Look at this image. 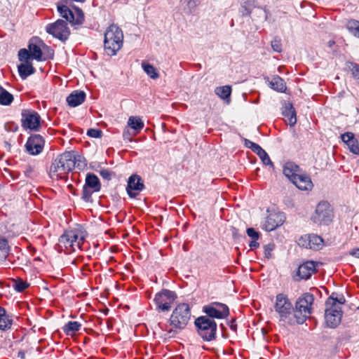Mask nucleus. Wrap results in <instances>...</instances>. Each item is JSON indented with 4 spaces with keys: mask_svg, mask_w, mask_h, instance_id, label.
Listing matches in <instances>:
<instances>
[{
    "mask_svg": "<svg viewBox=\"0 0 359 359\" xmlns=\"http://www.w3.org/2000/svg\"><path fill=\"white\" fill-rule=\"evenodd\" d=\"M81 324L77 321H69L63 327V332L69 336H73L76 332L79 331Z\"/></svg>",
    "mask_w": 359,
    "mask_h": 359,
    "instance_id": "obj_32",
    "label": "nucleus"
},
{
    "mask_svg": "<svg viewBox=\"0 0 359 359\" xmlns=\"http://www.w3.org/2000/svg\"><path fill=\"white\" fill-rule=\"evenodd\" d=\"M352 34L355 36H358L359 37V26L357 29H355L353 32Z\"/></svg>",
    "mask_w": 359,
    "mask_h": 359,
    "instance_id": "obj_52",
    "label": "nucleus"
},
{
    "mask_svg": "<svg viewBox=\"0 0 359 359\" xmlns=\"http://www.w3.org/2000/svg\"><path fill=\"white\" fill-rule=\"evenodd\" d=\"M353 76L355 78H358L359 76V65L357 64H352V68H351Z\"/></svg>",
    "mask_w": 359,
    "mask_h": 359,
    "instance_id": "obj_47",
    "label": "nucleus"
},
{
    "mask_svg": "<svg viewBox=\"0 0 359 359\" xmlns=\"http://www.w3.org/2000/svg\"><path fill=\"white\" fill-rule=\"evenodd\" d=\"M332 213L329 203L327 202L318 203L313 216V222L319 224H327L332 221Z\"/></svg>",
    "mask_w": 359,
    "mask_h": 359,
    "instance_id": "obj_15",
    "label": "nucleus"
},
{
    "mask_svg": "<svg viewBox=\"0 0 359 359\" xmlns=\"http://www.w3.org/2000/svg\"><path fill=\"white\" fill-rule=\"evenodd\" d=\"M292 182L302 191H311L313 187L311 177L305 173L299 174Z\"/></svg>",
    "mask_w": 359,
    "mask_h": 359,
    "instance_id": "obj_21",
    "label": "nucleus"
},
{
    "mask_svg": "<svg viewBox=\"0 0 359 359\" xmlns=\"http://www.w3.org/2000/svg\"><path fill=\"white\" fill-rule=\"evenodd\" d=\"M123 34L121 28L116 25H111L105 31L104 47L109 55H114L121 48Z\"/></svg>",
    "mask_w": 359,
    "mask_h": 359,
    "instance_id": "obj_4",
    "label": "nucleus"
},
{
    "mask_svg": "<svg viewBox=\"0 0 359 359\" xmlns=\"http://www.w3.org/2000/svg\"><path fill=\"white\" fill-rule=\"evenodd\" d=\"M258 240L252 239L251 242L249 244V246L251 249H256L259 246V243L257 242Z\"/></svg>",
    "mask_w": 359,
    "mask_h": 359,
    "instance_id": "obj_48",
    "label": "nucleus"
},
{
    "mask_svg": "<svg viewBox=\"0 0 359 359\" xmlns=\"http://www.w3.org/2000/svg\"><path fill=\"white\" fill-rule=\"evenodd\" d=\"M299 245L302 247L314 250H320L324 245L323 239L316 234H306L299 239Z\"/></svg>",
    "mask_w": 359,
    "mask_h": 359,
    "instance_id": "obj_16",
    "label": "nucleus"
},
{
    "mask_svg": "<svg viewBox=\"0 0 359 359\" xmlns=\"http://www.w3.org/2000/svg\"><path fill=\"white\" fill-rule=\"evenodd\" d=\"M319 262L314 261H306L299 265L297 275L302 279H309L313 274L317 272Z\"/></svg>",
    "mask_w": 359,
    "mask_h": 359,
    "instance_id": "obj_18",
    "label": "nucleus"
},
{
    "mask_svg": "<svg viewBox=\"0 0 359 359\" xmlns=\"http://www.w3.org/2000/svg\"><path fill=\"white\" fill-rule=\"evenodd\" d=\"M13 325V318L9 316L6 309L0 306V330L6 331L11 328Z\"/></svg>",
    "mask_w": 359,
    "mask_h": 359,
    "instance_id": "obj_27",
    "label": "nucleus"
},
{
    "mask_svg": "<svg viewBox=\"0 0 359 359\" xmlns=\"http://www.w3.org/2000/svg\"><path fill=\"white\" fill-rule=\"evenodd\" d=\"M76 18H74V22L73 24L79 25L81 24L84 20V15L81 9L76 8Z\"/></svg>",
    "mask_w": 359,
    "mask_h": 359,
    "instance_id": "obj_42",
    "label": "nucleus"
},
{
    "mask_svg": "<svg viewBox=\"0 0 359 359\" xmlns=\"http://www.w3.org/2000/svg\"><path fill=\"white\" fill-rule=\"evenodd\" d=\"M283 116H284L285 122L292 126L297 122L296 111L292 104H287L284 107L283 110Z\"/></svg>",
    "mask_w": 359,
    "mask_h": 359,
    "instance_id": "obj_26",
    "label": "nucleus"
},
{
    "mask_svg": "<svg viewBox=\"0 0 359 359\" xmlns=\"http://www.w3.org/2000/svg\"><path fill=\"white\" fill-rule=\"evenodd\" d=\"M335 43V41L334 40H330L328 41V46L329 47H332Z\"/></svg>",
    "mask_w": 359,
    "mask_h": 359,
    "instance_id": "obj_54",
    "label": "nucleus"
},
{
    "mask_svg": "<svg viewBox=\"0 0 359 359\" xmlns=\"http://www.w3.org/2000/svg\"><path fill=\"white\" fill-rule=\"evenodd\" d=\"M275 311L278 314L280 320L288 325L294 323L293 319V307L288 298L283 294H278L276 297Z\"/></svg>",
    "mask_w": 359,
    "mask_h": 359,
    "instance_id": "obj_7",
    "label": "nucleus"
},
{
    "mask_svg": "<svg viewBox=\"0 0 359 359\" xmlns=\"http://www.w3.org/2000/svg\"><path fill=\"white\" fill-rule=\"evenodd\" d=\"M350 255L359 259V248H353L349 252Z\"/></svg>",
    "mask_w": 359,
    "mask_h": 359,
    "instance_id": "obj_49",
    "label": "nucleus"
},
{
    "mask_svg": "<svg viewBox=\"0 0 359 359\" xmlns=\"http://www.w3.org/2000/svg\"><path fill=\"white\" fill-rule=\"evenodd\" d=\"M87 135L92 137H100L102 136V131L99 129H89L87 132Z\"/></svg>",
    "mask_w": 359,
    "mask_h": 359,
    "instance_id": "obj_44",
    "label": "nucleus"
},
{
    "mask_svg": "<svg viewBox=\"0 0 359 359\" xmlns=\"http://www.w3.org/2000/svg\"><path fill=\"white\" fill-rule=\"evenodd\" d=\"M9 246L6 238H0V263L4 262L8 255Z\"/></svg>",
    "mask_w": 359,
    "mask_h": 359,
    "instance_id": "obj_35",
    "label": "nucleus"
},
{
    "mask_svg": "<svg viewBox=\"0 0 359 359\" xmlns=\"http://www.w3.org/2000/svg\"><path fill=\"white\" fill-rule=\"evenodd\" d=\"M68 1L69 0H61L57 6V11L62 18H65L69 22L73 23L74 22V15L67 6Z\"/></svg>",
    "mask_w": 359,
    "mask_h": 359,
    "instance_id": "obj_24",
    "label": "nucleus"
},
{
    "mask_svg": "<svg viewBox=\"0 0 359 359\" xmlns=\"http://www.w3.org/2000/svg\"><path fill=\"white\" fill-rule=\"evenodd\" d=\"M269 86L273 90L278 92H285L286 84L284 80L279 76H273L269 82Z\"/></svg>",
    "mask_w": 359,
    "mask_h": 359,
    "instance_id": "obj_31",
    "label": "nucleus"
},
{
    "mask_svg": "<svg viewBox=\"0 0 359 359\" xmlns=\"http://www.w3.org/2000/svg\"><path fill=\"white\" fill-rule=\"evenodd\" d=\"M13 283V287L18 292H23L29 286V284L27 283L26 281H24L21 278L14 279L12 281Z\"/></svg>",
    "mask_w": 359,
    "mask_h": 359,
    "instance_id": "obj_37",
    "label": "nucleus"
},
{
    "mask_svg": "<svg viewBox=\"0 0 359 359\" xmlns=\"http://www.w3.org/2000/svg\"><path fill=\"white\" fill-rule=\"evenodd\" d=\"M284 222V216L281 213L271 212L265 219L263 229L267 231L276 229Z\"/></svg>",
    "mask_w": 359,
    "mask_h": 359,
    "instance_id": "obj_19",
    "label": "nucleus"
},
{
    "mask_svg": "<svg viewBox=\"0 0 359 359\" xmlns=\"http://www.w3.org/2000/svg\"><path fill=\"white\" fill-rule=\"evenodd\" d=\"M42 121L39 114L32 109H24L21 112V126L25 130L39 131L41 128Z\"/></svg>",
    "mask_w": 359,
    "mask_h": 359,
    "instance_id": "obj_9",
    "label": "nucleus"
},
{
    "mask_svg": "<svg viewBox=\"0 0 359 359\" xmlns=\"http://www.w3.org/2000/svg\"><path fill=\"white\" fill-rule=\"evenodd\" d=\"M44 146L43 137L39 134H32L28 137L25 148L29 155L36 156L43 151Z\"/></svg>",
    "mask_w": 359,
    "mask_h": 359,
    "instance_id": "obj_14",
    "label": "nucleus"
},
{
    "mask_svg": "<svg viewBox=\"0 0 359 359\" xmlns=\"http://www.w3.org/2000/svg\"><path fill=\"white\" fill-rule=\"evenodd\" d=\"M358 79H359V76H358Z\"/></svg>",
    "mask_w": 359,
    "mask_h": 359,
    "instance_id": "obj_56",
    "label": "nucleus"
},
{
    "mask_svg": "<svg viewBox=\"0 0 359 359\" xmlns=\"http://www.w3.org/2000/svg\"><path fill=\"white\" fill-rule=\"evenodd\" d=\"M13 100V95L0 86V104L3 105H9Z\"/></svg>",
    "mask_w": 359,
    "mask_h": 359,
    "instance_id": "obj_34",
    "label": "nucleus"
},
{
    "mask_svg": "<svg viewBox=\"0 0 359 359\" xmlns=\"http://www.w3.org/2000/svg\"><path fill=\"white\" fill-rule=\"evenodd\" d=\"M337 299L331 297L327 302L325 310V321L328 327L334 328L339 325L342 316L341 306L337 304Z\"/></svg>",
    "mask_w": 359,
    "mask_h": 359,
    "instance_id": "obj_10",
    "label": "nucleus"
},
{
    "mask_svg": "<svg viewBox=\"0 0 359 359\" xmlns=\"http://www.w3.org/2000/svg\"><path fill=\"white\" fill-rule=\"evenodd\" d=\"M18 72L21 79H25L35 72V68L30 62H24L18 65Z\"/></svg>",
    "mask_w": 359,
    "mask_h": 359,
    "instance_id": "obj_29",
    "label": "nucleus"
},
{
    "mask_svg": "<svg viewBox=\"0 0 359 359\" xmlns=\"http://www.w3.org/2000/svg\"><path fill=\"white\" fill-rule=\"evenodd\" d=\"M358 309L359 310V306L358 307Z\"/></svg>",
    "mask_w": 359,
    "mask_h": 359,
    "instance_id": "obj_55",
    "label": "nucleus"
},
{
    "mask_svg": "<svg viewBox=\"0 0 359 359\" xmlns=\"http://www.w3.org/2000/svg\"><path fill=\"white\" fill-rule=\"evenodd\" d=\"M25 351L23 350H20L18 353V357L20 359H25Z\"/></svg>",
    "mask_w": 359,
    "mask_h": 359,
    "instance_id": "obj_51",
    "label": "nucleus"
},
{
    "mask_svg": "<svg viewBox=\"0 0 359 359\" xmlns=\"http://www.w3.org/2000/svg\"><path fill=\"white\" fill-rule=\"evenodd\" d=\"M341 138L342 141L347 144L352 153L359 155V142L355 138V135L353 133H345L341 135Z\"/></svg>",
    "mask_w": 359,
    "mask_h": 359,
    "instance_id": "obj_22",
    "label": "nucleus"
},
{
    "mask_svg": "<svg viewBox=\"0 0 359 359\" xmlns=\"http://www.w3.org/2000/svg\"><path fill=\"white\" fill-rule=\"evenodd\" d=\"M195 325L199 335L205 341H211L215 338L217 324L208 316H201L196 319Z\"/></svg>",
    "mask_w": 359,
    "mask_h": 359,
    "instance_id": "obj_8",
    "label": "nucleus"
},
{
    "mask_svg": "<svg viewBox=\"0 0 359 359\" xmlns=\"http://www.w3.org/2000/svg\"><path fill=\"white\" fill-rule=\"evenodd\" d=\"M136 135H135V131L130 132V128H128L126 126L123 130V136L125 140H127L130 142L133 140V137H135Z\"/></svg>",
    "mask_w": 359,
    "mask_h": 359,
    "instance_id": "obj_41",
    "label": "nucleus"
},
{
    "mask_svg": "<svg viewBox=\"0 0 359 359\" xmlns=\"http://www.w3.org/2000/svg\"><path fill=\"white\" fill-rule=\"evenodd\" d=\"M300 168L293 162H287L283 167V174L291 182L294 181L300 173Z\"/></svg>",
    "mask_w": 359,
    "mask_h": 359,
    "instance_id": "obj_23",
    "label": "nucleus"
},
{
    "mask_svg": "<svg viewBox=\"0 0 359 359\" xmlns=\"http://www.w3.org/2000/svg\"><path fill=\"white\" fill-rule=\"evenodd\" d=\"M359 26V21L356 20H350L347 22L346 27L350 32H353Z\"/></svg>",
    "mask_w": 359,
    "mask_h": 359,
    "instance_id": "obj_43",
    "label": "nucleus"
},
{
    "mask_svg": "<svg viewBox=\"0 0 359 359\" xmlns=\"http://www.w3.org/2000/svg\"><path fill=\"white\" fill-rule=\"evenodd\" d=\"M96 192L95 191H93L91 188L87 187L84 184L82 190V198L85 201H89L91 198L93 193Z\"/></svg>",
    "mask_w": 359,
    "mask_h": 359,
    "instance_id": "obj_39",
    "label": "nucleus"
},
{
    "mask_svg": "<svg viewBox=\"0 0 359 359\" xmlns=\"http://www.w3.org/2000/svg\"><path fill=\"white\" fill-rule=\"evenodd\" d=\"M313 302V295L310 293L304 294L297 301L293 316L297 324H302L310 316Z\"/></svg>",
    "mask_w": 359,
    "mask_h": 359,
    "instance_id": "obj_6",
    "label": "nucleus"
},
{
    "mask_svg": "<svg viewBox=\"0 0 359 359\" xmlns=\"http://www.w3.org/2000/svg\"><path fill=\"white\" fill-rule=\"evenodd\" d=\"M85 185L91 188L93 191H99L101 189V184L98 177L93 173H88L86 177Z\"/></svg>",
    "mask_w": 359,
    "mask_h": 359,
    "instance_id": "obj_30",
    "label": "nucleus"
},
{
    "mask_svg": "<svg viewBox=\"0 0 359 359\" xmlns=\"http://www.w3.org/2000/svg\"><path fill=\"white\" fill-rule=\"evenodd\" d=\"M245 146L251 149L252 151L261 158L264 165H270L273 166V163L271 162L269 155L259 144L250 140H246Z\"/></svg>",
    "mask_w": 359,
    "mask_h": 359,
    "instance_id": "obj_20",
    "label": "nucleus"
},
{
    "mask_svg": "<svg viewBox=\"0 0 359 359\" xmlns=\"http://www.w3.org/2000/svg\"><path fill=\"white\" fill-rule=\"evenodd\" d=\"M215 93L223 100L228 99L231 93V87L230 86L217 87L215 89Z\"/></svg>",
    "mask_w": 359,
    "mask_h": 359,
    "instance_id": "obj_36",
    "label": "nucleus"
},
{
    "mask_svg": "<svg viewBox=\"0 0 359 359\" xmlns=\"http://www.w3.org/2000/svg\"><path fill=\"white\" fill-rule=\"evenodd\" d=\"M142 67L147 74L151 79H156L159 77V74L157 72L156 69L153 65L147 62H142Z\"/></svg>",
    "mask_w": 359,
    "mask_h": 359,
    "instance_id": "obj_33",
    "label": "nucleus"
},
{
    "mask_svg": "<svg viewBox=\"0 0 359 359\" xmlns=\"http://www.w3.org/2000/svg\"><path fill=\"white\" fill-rule=\"evenodd\" d=\"M191 319V307L187 303L178 304L172 312L168 325L164 330L169 337H175L179 332L184 330Z\"/></svg>",
    "mask_w": 359,
    "mask_h": 359,
    "instance_id": "obj_2",
    "label": "nucleus"
},
{
    "mask_svg": "<svg viewBox=\"0 0 359 359\" xmlns=\"http://www.w3.org/2000/svg\"><path fill=\"white\" fill-rule=\"evenodd\" d=\"M264 248L265 257L267 259H271L272 257V252L275 248V245L273 243H269L266 245Z\"/></svg>",
    "mask_w": 359,
    "mask_h": 359,
    "instance_id": "obj_40",
    "label": "nucleus"
},
{
    "mask_svg": "<svg viewBox=\"0 0 359 359\" xmlns=\"http://www.w3.org/2000/svg\"><path fill=\"white\" fill-rule=\"evenodd\" d=\"M28 49L30 50L32 59L37 61L51 60L54 56L53 49L47 46L39 37H33L29 40Z\"/></svg>",
    "mask_w": 359,
    "mask_h": 359,
    "instance_id": "obj_5",
    "label": "nucleus"
},
{
    "mask_svg": "<svg viewBox=\"0 0 359 359\" xmlns=\"http://www.w3.org/2000/svg\"><path fill=\"white\" fill-rule=\"evenodd\" d=\"M247 234L252 239L258 240L259 238V233L255 230L253 228H248L247 229Z\"/></svg>",
    "mask_w": 359,
    "mask_h": 359,
    "instance_id": "obj_45",
    "label": "nucleus"
},
{
    "mask_svg": "<svg viewBox=\"0 0 359 359\" xmlns=\"http://www.w3.org/2000/svg\"><path fill=\"white\" fill-rule=\"evenodd\" d=\"M203 311L209 318L223 319L229 315L228 306L217 302H213L204 306Z\"/></svg>",
    "mask_w": 359,
    "mask_h": 359,
    "instance_id": "obj_13",
    "label": "nucleus"
},
{
    "mask_svg": "<svg viewBox=\"0 0 359 359\" xmlns=\"http://www.w3.org/2000/svg\"><path fill=\"white\" fill-rule=\"evenodd\" d=\"M177 299L175 292L169 290H163L158 292L154 297V303L158 311H169Z\"/></svg>",
    "mask_w": 359,
    "mask_h": 359,
    "instance_id": "obj_11",
    "label": "nucleus"
},
{
    "mask_svg": "<svg viewBox=\"0 0 359 359\" xmlns=\"http://www.w3.org/2000/svg\"><path fill=\"white\" fill-rule=\"evenodd\" d=\"M18 57L20 61L25 62H29V60L32 59L30 50L26 48H22L18 52Z\"/></svg>",
    "mask_w": 359,
    "mask_h": 359,
    "instance_id": "obj_38",
    "label": "nucleus"
},
{
    "mask_svg": "<svg viewBox=\"0 0 359 359\" xmlns=\"http://www.w3.org/2000/svg\"><path fill=\"white\" fill-rule=\"evenodd\" d=\"M85 99L83 91L74 90L67 97V102L70 107H75L82 104Z\"/></svg>",
    "mask_w": 359,
    "mask_h": 359,
    "instance_id": "obj_25",
    "label": "nucleus"
},
{
    "mask_svg": "<svg viewBox=\"0 0 359 359\" xmlns=\"http://www.w3.org/2000/svg\"><path fill=\"white\" fill-rule=\"evenodd\" d=\"M75 165V156L72 152L68 151L58 156L52 162L49 175L53 180H64Z\"/></svg>",
    "mask_w": 359,
    "mask_h": 359,
    "instance_id": "obj_3",
    "label": "nucleus"
},
{
    "mask_svg": "<svg viewBox=\"0 0 359 359\" xmlns=\"http://www.w3.org/2000/svg\"><path fill=\"white\" fill-rule=\"evenodd\" d=\"M127 126L135 131V135H137L143 129L144 123L139 116H130L127 123Z\"/></svg>",
    "mask_w": 359,
    "mask_h": 359,
    "instance_id": "obj_28",
    "label": "nucleus"
},
{
    "mask_svg": "<svg viewBox=\"0 0 359 359\" xmlns=\"http://www.w3.org/2000/svg\"><path fill=\"white\" fill-rule=\"evenodd\" d=\"M100 175L102 177L106 178V179L109 178V177H110L109 172L106 170H102L100 172Z\"/></svg>",
    "mask_w": 359,
    "mask_h": 359,
    "instance_id": "obj_50",
    "label": "nucleus"
},
{
    "mask_svg": "<svg viewBox=\"0 0 359 359\" xmlns=\"http://www.w3.org/2000/svg\"><path fill=\"white\" fill-rule=\"evenodd\" d=\"M32 172V168L29 166L26 170V175H29Z\"/></svg>",
    "mask_w": 359,
    "mask_h": 359,
    "instance_id": "obj_53",
    "label": "nucleus"
},
{
    "mask_svg": "<svg viewBox=\"0 0 359 359\" xmlns=\"http://www.w3.org/2000/svg\"><path fill=\"white\" fill-rule=\"evenodd\" d=\"M46 31L49 34L62 41H66L70 34V30L67 22L62 20H57L53 23L47 25Z\"/></svg>",
    "mask_w": 359,
    "mask_h": 359,
    "instance_id": "obj_12",
    "label": "nucleus"
},
{
    "mask_svg": "<svg viewBox=\"0 0 359 359\" xmlns=\"http://www.w3.org/2000/svg\"><path fill=\"white\" fill-rule=\"evenodd\" d=\"M271 46H272V48L278 53H280L282 50V46H281L280 41L278 40H276V39L273 40L271 42Z\"/></svg>",
    "mask_w": 359,
    "mask_h": 359,
    "instance_id": "obj_46",
    "label": "nucleus"
},
{
    "mask_svg": "<svg viewBox=\"0 0 359 359\" xmlns=\"http://www.w3.org/2000/svg\"><path fill=\"white\" fill-rule=\"evenodd\" d=\"M87 236V232L81 226L66 230L60 237L58 246L66 254H70L76 250H82Z\"/></svg>",
    "mask_w": 359,
    "mask_h": 359,
    "instance_id": "obj_1",
    "label": "nucleus"
},
{
    "mask_svg": "<svg viewBox=\"0 0 359 359\" xmlns=\"http://www.w3.org/2000/svg\"><path fill=\"white\" fill-rule=\"evenodd\" d=\"M144 188L141 177L138 175H132L128 181L126 191L130 198H135Z\"/></svg>",
    "mask_w": 359,
    "mask_h": 359,
    "instance_id": "obj_17",
    "label": "nucleus"
}]
</instances>
